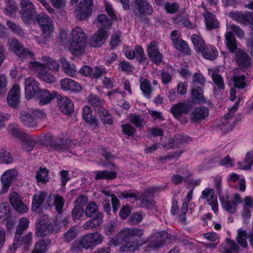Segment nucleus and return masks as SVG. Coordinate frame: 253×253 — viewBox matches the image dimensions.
<instances>
[{
	"label": "nucleus",
	"mask_w": 253,
	"mask_h": 253,
	"mask_svg": "<svg viewBox=\"0 0 253 253\" xmlns=\"http://www.w3.org/2000/svg\"><path fill=\"white\" fill-rule=\"evenodd\" d=\"M69 50L74 55L79 56L85 53L86 47V35L82 28L76 27L69 35Z\"/></svg>",
	"instance_id": "nucleus-1"
},
{
	"label": "nucleus",
	"mask_w": 253,
	"mask_h": 253,
	"mask_svg": "<svg viewBox=\"0 0 253 253\" xmlns=\"http://www.w3.org/2000/svg\"><path fill=\"white\" fill-rule=\"evenodd\" d=\"M191 40L197 52L210 60L215 59L218 55L216 48L211 44H206L203 39L199 36L194 34L191 36Z\"/></svg>",
	"instance_id": "nucleus-2"
},
{
	"label": "nucleus",
	"mask_w": 253,
	"mask_h": 253,
	"mask_svg": "<svg viewBox=\"0 0 253 253\" xmlns=\"http://www.w3.org/2000/svg\"><path fill=\"white\" fill-rule=\"evenodd\" d=\"M37 20L42 31V37L43 40L40 41L39 37H34V38L39 44H42L45 43L50 39L54 28L52 20L45 14L39 15Z\"/></svg>",
	"instance_id": "nucleus-3"
},
{
	"label": "nucleus",
	"mask_w": 253,
	"mask_h": 253,
	"mask_svg": "<svg viewBox=\"0 0 253 253\" xmlns=\"http://www.w3.org/2000/svg\"><path fill=\"white\" fill-rule=\"evenodd\" d=\"M143 235L142 230L136 228H125L121 230L109 241V244L114 246H118L122 241L133 237L140 238Z\"/></svg>",
	"instance_id": "nucleus-4"
},
{
	"label": "nucleus",
	"mask_w": 253,
	"mask_h": 253,
	"mask_svg": "<svg viewBox=\"0 0 253 253\" xmlns=\"http://www.w3.org/2000/svg\"><path fill=\"white\" fill-rule=\"evenodd\" d=\"M228 31L225 34V43L229 51L233 53L237 49V41L232 33L240 39L243 38L245 36L243 30L238 26L233 24H227Z\"/></svg>",
	"instance_id": "nucleus-5"
},
{
	"label": "nucleus",
	"mask_w": 253,
	"mask_h": 253,
	"mask_svg": "<svg viewBox=\"0 0 253 253\" xmlns=\"http://www.w3.org/2000/svg\"><path fill=\"white\" fill-rule=\"evenodd\" d=\"M169 235L166 231L153 233L148 239L144 240L148 244L145 247L146 253L161 248L165 243L169 242Z\"/></svg>",
	"instance_id": "nucleus-6"
},
{
	"label": "nucleus",
	"mask_w": 253,
	"mask_h": 253,
	"mask_svg": "<svg viewBox=\"0 0 253 253\" xmlns=\"http://www.w3.org/2000/svg\"><path fill=\"white\" fill-rule=\"evenodd\" d=\"M241 195L238 193H235L230 198L228 196L220 197V201L223 210L230 214H235L238 209V205L241 204L243 201Z\"/></svg>",
	"instance_id": "nucleus-7"
},
{
	"label": "nucleus",
	"mask_w": 253,
	"mask_h": 253,
	"mask_svg": "<svg viewBox=\"0 0 253 253\" xmlns=\"http://www.w3.org/2000/svg\"><path fill=\"white\" fill-rule=\"evenodd\" d=\"M230 17L234 21L244 25H247L248 23L251 24L252 26V33L253 35V14L247 12L245 13L241 12H233L229 14ZM248 45L250 48L251 54L253 56V36L252 37L250 41L248 42Z\"/></svg>",
	"instance_id": "nucleus-8"
},
{
	"label": "nucleus",
	"mask_w": 253,
	"mask_h": 253,
	"mask_svg": "<svg viewBox=\"0 0 253 253\" xmlns=\"http://www.w3.org/2000/svg\"><path fill=\"white\" fill-rule=\"evenodd\" d=\"M29 68L35 71L39 78L47 83H53L55 82L56 78L51 74L46 71V67L38 62H30Z\"/></svg>",
	"instance_id": "nucleus-9"
},
{
	"label": "nucleus",
	"mask_w": 253,
	"mask_h": 253,
	"mask_svg": "<svg viewBox=\"0 0 253 253\" xmlns=\"http://www.w3.org/2000/svg\"><path fill=\"white\" fill-rule=\"evenodd\" d=\"M11 131L14 135L22 138V147L24 150L30 152L33 149L38 140L36 136H30L28 134L21 131L17 127L13 128Z\"/></svg>",
	"instance_id": "nucleus-10"
},
{
	"label": "nucleus",
	"mask_w": 253,
	"mask_h": 253,
	"mask_svg": "<svg viewBox=\"0 0 253 253\" xmlns=\"http://www.w3.org/2000/svg\"><path fill=\"white\" fill-rule=\"evenodd\" d=\"M21 18L25 23L29 22L36 13L34 4L30 0H21L20 2Z\"/></svg>",
	"instance_id": "nucleus-11"
},
{
	"label": "nucleus",
	"mask_w": 253,
	"mask_h": 253,
	"mask_svg": "<svg viewBox=\"0 0 253 253\" xmlns=\"http://www.w3.org/2000/svg\"><path fill=\"white\" fill-rule=\"evenodd\" d=\"M8 43L9 49L22 59H24L25 58H34V53L28 49L24 48L17 40L13 39H9Z\"/></svg>",
	"instance_id": "nucleus-12"
},
{
	"label": "nucleus",
	"mask_w": 253,
	"mask_h": 253,
	"mask_svg": "<svg viewBox=\"0 0 253 253\" xmlns=\"http://www.w3.org/2000/svg\"><path fill=\"white\" fill-rule=\"evenodd\" d=\"M92 6L93 0H82L75 12L76 18L80 21L87 19L92 13Z\"/></svg>",
	"instance_id": "nucleus-13"
},
{
	"label": "nucleus",
	"mask_w": 253,
	"mask_h": 253,
	"mask_svg": "<svg viewBox=\"0 0 253 253\" xmlns=\"http://www.w3.org/2000/svg\"><path fill=\"white\" fill-rule=\"evenodd\" d=\"M18 172L14 169L6 170L1 176L2 183L1 190L0 193H5L7 192L12 183L16 178Z\"/></svg>",
	"instance_id": "nucleus-14"
},
{
	"label": "nucleus",
	"mask_w": 253,
	"mask_h": 253,
	"mask_svg": "<svg viewBox=\"0 0 253 253\" xmlns=\"http://www.w3.org/2000/svg\"><path fill=\"white\" fill-rule=\"evenodd\" d=\"M39 83L33 77L27 78L25 82V96L27 99H30L37 95L40 91Z\"/></svg>",
	"instance_id": "nucleus-15"
},
{
	"label": "nucleus",
	"mask_w": 253,
	"mask_h": 253,
	"mask_svg": "<svg viewBox=\"0 0 253 253\" xmlns=\"http://www.w3.org/2000/svg\"><path fill=\"white\" fill-rule=\"evenodd\" d=\"M158 42L153 41L147 46L148 55L153 62L158 64L162 62L163 55L159 49Z\"/></svg>",
	"instance_id": "nucleus-16"
},
{
	"label": "nucleus",
	"mask_w": 253,
	"mask_h": 253,
	"mask_svg": "<svg viewBox=\"0 0 253 253\" xmlns=\"http://www.w3.org/2000/svg\"><path fill=\"white\" fill-rule=\"evenodd\" d=\"M56 228L48 220L42 219L37 225L36 234L39 237H45L52 234Z\"/></svg>",
	"instance_id": "nucleus-17"
},
{
	"label": "nucleus",
	"mask_w": 253,
	"mask_h": 253,
	"mask_svg": "<svg viewBox=\"0 0 253 253\" xmlns=\"http://www.w3.org/2000/svg\"><path fill=\"white\" fill-rule=\"evenodd\" d=\"M201 198L206 200L215 213L218 211L217 198L213 189L206 188L202 192Z\"/></svg>",
	"instance_id": "nucleus-18"
},
{
	"label": "nucleus",
	"mask_w": 253,
	"mask_h": 253,
	"mask_svg": "<svg viewBox=\"0 0 253 253\" xmlns=\"http://www.w3.org/2000/svg\"><path fill=\"white\" fill-rule=\"evenodd\" d=\"M9 202L16 211L20 213L27 212L28 209L22 202L19 195L15 192H10L9 196Z\"/></svg>",
	"instance_id": "nucleus-19"
},
{
	"label": "nucleus",
	"mask_w": 253,
	"mask_h": 253,
	"mask_svg": "<svg viewBox=\"0 0 253 253\" xmlns=\"http://www.w3.org/2000/svg\"><path fill=\"white\" fill-rule=\"evenodd\" d=\"M109 35V31L99 28L90 41V44L93 47L101 46Z\"/></svg>",
	"instance_id": "nucleus-20"
},
{
	"label": "nucleus",
	"mask_w": 253,
	"mask_h": 253,
	"mask_svg": "<svg viewBox=\"0 0 253 253\" xmlns=\"http://www.w3.org/2000/svg\"><path fill=\"white\" fill-rule=\"evenodd\" d=\"M139 239L134 240L132 241L126 242L122 245L120 248V251L121 253H131L137 251L139 248L146 243V241L140 238Z\"/></svg>",
	"instance_id": "nucleus-21"
},
{
	"label": "nucleus",
	"mask_w": 253,
	"mask_h": 253,
	"mask_svg": "<svg viewBox=\"0 0 253 253\" xmlns=\"http://www.w3.org/2000/svg\"><path fill=\"white\" fill-rule=\"evenodd\" d=\"M60 84L62 89L67 91L78 92L82 89L81 85L79 83L68 78L62 80L60 82Z\"/></svg>",
	"instance_id": "nucleus-22"
},
{
	"label": "nucleus",
	"mask_w": 253,
	"mask_h": 253,
	"mask_svg": "<svg viewBox=\"0 0 253 253\" xmlns=\"http://www.w3.org/2000/svg\"><path fill=\"white\" fill-rule=\"evenodd\" d=\"M243 207L242 216L245 220H248L251 217V210L253 209V197L246 196L241 204Z\"/></svg>",
	"instance_id": "nucleus-23"
},
{
	"label": "nucleus",
	"mask_w": 253,
	"mask_h": 253,
	"mask_svg": "<svg viewBox=\"0 0 253 253\" xmlns=\"http://www.w3.org/2000/svg\"><path fill=\"white\" fill-rule=\"evenodd\" d=\"M20 88L18 84H14L7 96V102L11 106H15L19 102Z\"/></svg>",
	"instance_id": "nucleus-24"
},
{
	"label": "nucleus",
	"mask_w": 253,
	"mask_h": 253,
	"mask_svg": "<svg viewBox=\"0 0 253 253\" xmlns=\"http://www.w3.org/2000/svg\"><path fill=\"white\" fill-rule=\"evenodd\" d=\"M208 109L204 106L195 108L191 114V120L193 122H201L209 116Z\"/></svg>",
	"instance_id": "nucleus-25"
},
{
	"label": "nucleus",
	"mask_w": 253,
	"mask_h": 253,
	"mask_svg": "<svg viewBox=\"0 0 253 253\" xmlns=\"http://www.w3.org/2000/svg\"><path fill=\"white\" fill-rule=\"evenodd\" d=\"M55 91L50 92L46 90H40L37 95L39 98V104L44 105L48 104L56 96Z\"/></svg>",
	"instance_id": "nucleus-26"
},
{
	"label": "nucleus",
	"mask_w": 253,
	"mask_h": 253,
	"mask_svg": "<svg viewBox=\"0 0 253 253\" xmlns=\"http://www.w3.org/2000/svg\"><path fill=\"white\" fill-rule=\"evenodd\" d=\"M20 236L16 238V235H15L13 245L17 247H20L22 245L24 250H27L32 244V234L29 233L21 239Z\"/></svg>",
	"instance_id": "nucleus-27"
},
{
	"label": "nucleus",
	"mask_w": 253,
	"mask_h": 253,
	"mask_svg": "<svg viewBox=\"0 0 253 253\" xmlns=\"http://www.w3.org/2000/svg\"><path fill=\"white\" fill-rule=\"evenodd\" d=\"M134 5L140 14H150L153 12L152 6L146 1L135 0Z\"/></svg>",
	"instance_id": "nucleus-28"
},
{
	"label": "nucleus",
	"mask_w": 253,
	"mask_h": 253,
	"mask_svg": "<svg viewBox=\"0 0 253 253\" xmlns=\"http://www.w3.org/2000/svg\"><path fill=\"white\" fill-rule=\"evenodd\" d=\"M83 118L84 120L93 128H95L98 125L97 119L92 115V111L88 106H85L83 110Z\"/></svg>",
	"instance_id": "nucleus-29"
},
{
	"label": "nucleus",
	"mask_w": 253,
	"mask_h": 253,
	"mask_svg": "<svg viewBox=\"0 0 253 253\" xmlns=\"http://www.w3.org/2000/svg\"><path fill=\"white\" fill-rule=\"evenodd\" d=\"M59 106L62 112L69 114L74 110V107L71 100L66 96L61 97L58 102Z\"/></svg>",
	"instance_id": "nucleus-30"
},
{
	"label": "nucleus",
	"mask_w": 253,
	"mask_h": 253,
	"mask_svg": "<svg viewBox=\"0 0 253 253\" xmlns=\"http://www.w3.org/2000/svg\"><path fill=\"white\" fill-rule=\"evenodd\" d=\"M49 206H54L58 212H61L62 211L65 201L63 198L59 195H50L47 200Z\"/></svg>",
	"instance_id": "nucleus-31"
},
{
	"label": "nucleus",
	"mask_w": 253,
	"mask_h": 253,
	"mask_svg": "<svg viewBox=\"0 0 253 253\" xmlns=\"http://www.w3.org/2000/svg\"><path fill=\"white\" fill-rule=\"evenodd\" d=\"M237 108L238 103L236 102L234 106L229 110V114L224 116V121L221 124L220 126L221 129L223 132H226L231 130L233 129L234 126L231 124L229 125L228 120L229 118L233 117V113H234L235 111L237 110Z\"/></svg>",
	"instance_id": "nucleus-32"
},
{
	"label": "nucleus",
	"mask_w": 253,
	"mask_h": 253,
	"mask_svg": "<svg viewBox=\"0 0 253 253\" xmlns=\"http://www.w3.org/2000/svg\"><path fill=\"white\" fill-rule=\"evenodd\" d=\"M20 119L23 124L29 127L33 128L37 126V120L32 114L23 111L20 114Z\"/></svg>",
	"instance_id": "nucleus-33"
},
{
	"label": "nucleus",
	"mask_w": 253,
	"mask_h": 253,
	"mask_svg": "<svg viewBox=\"0 0 253 253\" xmlns=\"http://www.w3.org/2000/svg\"><path fill=\"white\" fill-rule=\"evenodd\" d=\"M103 219L102 213H97L93 218L86 221L84 225V228L85 230H89L100 226Z\"/></svg>",
	"instance_id": "nucleus-34"
},
{
	"label": "nucleus",
	"mask_w": 253,
	"mask_h": 253,
	"mask_svg": "<svg viewBox=\"0 0 253 253\" xmlns=\"http://www.w3.org/2000/svg\"><path fill=\"white\" fill-rule=\"evenodd\" d=\"M46 197L47 193L43 191H40L36 193L33 198L32 205V211H36L41 207Z\"/></svg>",
	"instance_id": "nucleus-35"
},
{
	"label": "nucleus",
	"mask_w": 253,
	"mask_h": 253,
	"mask_svg": "<svg viewBox=\"0 0 253 253\" xmlns=\"http://www.w3.org/2000/svg\"><path fill=\"white\" fill-rule=\"evenodd\" d=\"M235 59L237 64L241 67H247L251 64L250 57L243 51L238 50L236 53Z\"/></svg>",
	"instance_id": "nucleus-36"
},
{
	"label": "nucleus",
	"mask_w": 253,
	"mask_h": 253,
	"mask_svg": "<svg viewBox=\"0 0 253 253\" xmlns=\"http://www.w3.org/2000/svg\"><path fill=\"white\" fill-rule=\"evenodd\" d=\"M90 240L88 234L84 235L74 243L73 250H77L81 248L85 249L93 248Z\"/></svg>",
	"instance_id": "nucleus-37"
},
{
	"label": "nucleus",
	"mask_w": 253,
	"mask_h": 253,
	"mask_svg": "<svg viewBox=\"0 0 253 253\" xmlns=\"http://www.w3.org/2000/svg\"><path fill=\"white\" fill-rule=\"evenodd\" d=\"M206 28L209 30L215 29L218 27L219 23L214 16L208 11L204 13Z\"/></svg>",
	"instance_id": "nucleus-38"
},
{
	"label": "nucleus",
	"mask_w": 253,
	"mask_h": 253,
	"mask_svg": "<svg viewBox=\"0 0 253 253\" xmlns=\"http://www.w3.org/2000/svg\"><path fill=\"white\" fill-rule=\"evenodd\" d=\"M44 65L46 68L52 72H57L59 71L60 66L59 63L52 58L47 56H43L42 58Z\"/></svg>",
	"instance_id": "nucleus-39"
},
{
	"label": "nucleus",
	"mask_w": 253,
	"mask_h": 253,
	"mask_svg": "<svg viewBox=\"0 0 253 253\" xmlns=\"http://www.w3.org/2000/svg\"><path fill=\"white\" fill-rule=\"evenodd\" d=\"M188 110V106L184 103H179L175 104L171 109L172 114L177 119H180L182 114L186 113Z\"/></svg>",
	"instance_id": "nucleus-40"
},
{
	"label": "nucleus",
	"mask_w": 253,
	"mask_h": 253,
	"mask_svg": "<svg viewBox=\"0 0 253 253\" xmlns=\"http://www.w3.org/2000/svg\"><path fill=\"white\" fill-rule=\"evenodd\" d=\"M50 245V240H41L36 244L33 253H45Z\"/></svg>",
	"instance_id": "nucleus-41"
},
{
	"label": "nucleus",
	"mask_w": 253,
	"mask_h": 253,
	"mask_svg": "<svg viewBox=\"0 0 253 253\" xmlns=\"http://www.w3.org/2000/svg\"><path fill=\"white\" fill-rule=\"evenodd\" d=\"M253 165V152L247 153L245 160L237 163L238 167L242 169L247 170L252 168Z\"/></svg>",
	"instance_id": "nucleus-42"
},
{
	"label": "nucleus",
	"mask_w": 253,
	"mask_h": 253,
	"mask_svg": "<svg viewBox=\"0 0 253 253\" xmlns=\"http://www.w3.org/2000/svg\"><path fill=\"white\" fill-rule=\"evenodd\" d=\"M64 72L69 76H74L76 75L77 70L74 64H71L65 58L60 60Z\"/></svg>",
	"instance_id": "nucleus-43"
},
{
	"label": "nucleus",
	"mask_w": 253,
	"mask_h": 253,
	"mask_svg": "<svg viewBox=\"0 0 253 253\" xmlns=\"http://www.w3.org/2000/svg\"><path fill=\"white\" fill-rule=\"evenodd\" d=\"M139 82L140 89L144 95L147 98H150L152 92L150 82L142 77L139 78Z\"/></svg>",
	"instance_id": "nucleus-44"
},
{
	"label": "nucleus",
	"mask_w": 253,
	"mask_h": 253,
	"mask_svg": "<svg viewBox=\"0 0 253 253\" xmlns=\"http://www.w3.org/2000/svg\"><path fill=\"white\" fill-rule=\"evenodd\" d=\"M212 79L214 83V92L217 95L218 94V89L222 90L224 88V84L223 78L217 73H213L212 74Z\"/></svg>",
	"instance_id": "nucleus-45"
},
{
	"label": "nucleus",
	"mask_w": 253,
	"mask_h": 253,
	"mask_svg": "<svg viewBox=\"0 0 253 253\" xmlns=\"http://www.w3.org/2000/svg\"><path fill=\"white\" fill-rule=\"evenodd\" d=\"M223 253H238V247L234 241L228 240L227 245H222L219 247Z\"/></svg>",
	"instance_id": "nucleus-46"
},
{
	"label": "nucleus",
	"mask_w": 253,
	"mask_h": 253,
	"mask_svg": "<svg viewBox=\"0 0 253 253\" xmlns=\"http://www.w3.org/2000/svg\"><path fill=\"white\" fill-rule=\"evenodd\" d=\"M233 81L235 86L239 88H244L246 85V77L240 72L235 74Z\"/></svg>",
	"instance_id": "nucleus-47"
},
{
	"label": "nucleus",
	"mask_w": 253,
	"mask_h": 253,
	"mask_svg": "<svg viewBox=\"0 0 253 253\" xmlns=\"http://www.w3.org/2000/svg\"><path fill=\"white\" fill-rule=\"evenodd\" d=\"M29 223V219L26 217H22L19 220L15 232L16 238L21 235L22 233L28 227Z\"/></svg>",
	"instance_id": "nucleus-48"
},
{
	"label": "nucleus",
	"mask_w": 253,
	"mask_h": 253,
	"mask_svg": "<svg viewBox=\"0 0 253 253\" xmlns=\"http://www.w3.org/2000/svg\"><path fill=\"white\" fill-rule=\"evenodd\" d=\"M78 235V231L77 228L75 226L71 227L63 235L62 240L64 242H70L75 239Z\"/></svg>",
	"instance_id": "nucleus-49"
},
{
	"label": "nucleus",
	"mask_w": 253,
	"mask_h": 253,
	"mask_svg": "<svg viewBox=\"0 0 253 253\" xmlns=\"http://www.w3.org/2000/svg\"><path fill=\"white\" fill-rule=\"evenodd\" d=\"M95 173V179H111L116 177V173L113 171L107 170L96 171Z\"/></svg>",
	"instance_id": "nucleus-50"
},
{
	"label": "nucleus",
	"mask_w": 253,
	"mask_h": 253,
	"mask_svg": "<svg viewBox=\"0 0 253 253\" xmlns=\"http://www.w3.org/2000/svg\"><path fill=\"white\" fill-rule=\"evenodd\" d=\"M17 9V4L14 0H6L5 6L4 7V13L8 15L11 16L15 13Z\"/></svg>",
	"instance_id": "nucleus-51"
},
{
	"label": "nucleus",
	"mask_w": 253,
	"mask_h": 253,
	"mask_svg": "<svg viewBox=\"0 0 253 253\" xmlns=\"http://www.w3.org/2000/svg\"><path fill=\"white\" fill-rule=\"evenodd\" d=\"M90 239V243L92 248L101 244L104 239V237L99 232H94L88 234Z\"/></svg>",
	"instance_id": "nucleus-52"
},
{
	"label": "nucleus",
	"mask_w": 253,
	"mask_h": 253,
	"mask_svg": "<svg viewBox=\"0 0 253 253\" xmlns=\"http://www.w3.org/2000/svg\"><path fill=\"white\" fill-rule=\"evenodd\" d=\"M238 236L236 238L237 241L239 244L244 248H246L248 246L247 239L249 237V235L245 231L239 229L237 231Z\"/></svg>",
	"instance_id": "nucleus-53"
},
{
	"label": "nucleus",
	"mask_w": 253,
	"mask_h": 253,
	"mask_svg": "<svg viewBox=\"0 0 253 253\" xmlns=\"http://www.w3.org/2000/svg\"><path fill=\"white\" fill-rule=\"evenodd\" d=\"M98 211V207L96 204L93 202H89L86 206L85 213L87 217H90L93 215H96Z\"/></svg>",
	"instance_id": "nucleus-54"
},
{
	"label": "nucleus",
	"mask_w": 253,
	"mask_h": 253,
	"mask_svg": "<svg viewBox=\"0 0 253 253\" xmlns=\"http://www.w3.org/2000/svg\"><path fill=\"white\" fill-rule=\"evenodd\" d=\"M36 177L38 182L45 183L49 179L48 171L45 168L41 169L37 171Z\"/></svg>",
	"instance_id": "nucleus-55"
},
{
	"label": "nucleus",
	"mask_w": 253,
	"mask_h": 253,
	"mask_svg": "<svg viewBox=\"0 0 253 253\" xmlns=\"http://www.w3.org/2000/svg\"><path fill=\"white\" fill-rule=\"evenodd\" d=\"M98 26L102 29L109 30L110 27L112 25L111 20L107 19L105 14L99 15L98 17Z\"/></svg>",
	"instance_id": "nucleus-56"
},
{
	"label": "nucleus",
	"mask_w": 253,
	"mask_h": 253,
	"mask_svg": "<svg viewBox=\"0 0 253 253\" xmlns=\"http://www.w3.org/2000/svg\"><path fill=\"white\" fill-rule=\"evenodd\" d=\"M98 115L104 124H107L110 125L113 124L112 117L108 111L102 110L98 112Z\"/></svg>",
	"instance_id": "nucleus-57"
},
{
	"label": "nucleus",
	"mask_w": 253,
	"mask_h": 253,
	"mask_svg": "<svg viewBox=\"0 0 253 253\" xmlns=\"http://www.w3.org/2000/svg\"><path fill=\"white\" fill-rule=\"evenodd\" d=\"M10 208L7 203H2L0 206V221H4L9 216Z\"/></svg>",
	"instance_id": "nucleus-58"
},
{
	"label": "nucleus",
	"mask_w": 253,
	"mask_h": 253,
	"mask_svg": "<svg viewBox=\"0 0 253 253\" xmlns=\"http://www.w3.org/2000/svg\"><path fill=\"white\" fill-rule=\"evenodd\" d=\"M174 47L180 52H182L186 54H190V50L186 42L182 39L178 41L175 44H174Z\"/></svg>",
	"instance_id": "nucleus-59"
},
{
	"label": "nucleus",
	"mask_w": 253,
	"mask_h": 253,
	"mask_svg": "<svg viewBox=\"0 0 253 253\" xmlns=\"http://www.w3.org/2000/svg\"><path fill=\"white\" fill-rule=\"evenodd\" d=\"M129 121L138 128L142 127L145 124L143 119L139 115H130Z\"/></svg>",
	"instance_id": "nucleus-60"
},
{
	"label": "nucleus",
	"mask_w": 253,
	"mask_h": 253,
	"mask_svg": "<svg viewBox=\"0 0 253 253\" xmlns=\"http://www.w3.org/2000/svg\"><path fill=\"white\" fill-rule=\"evenodd\" d=\"M204 236L208 240L214 242L215 243L211 244L209 247L215 248L217 245L219 243V239L217 235L214 232H209L204 234Z\"/></svg>",
	"instance_id": "nucleus-61"
},
{
	"label": "nucleus",
	"mask_w": 253,
	"mask_h": 253,
	"mask_svg": "<svg viewBox=\"0 0 253 253\" xmlns=\"http://www.w3.org/2000/svg\"><path fill=\"white\" fill-rule=\"evenodd\" d=\"M0 161L5 164H10L12 162L13 158L10 153L2 149L0 152Z\"/></svg>",
	"instance_id": "nucleus-62"
},
{
	"label": "nucleus",
	"mask_w": 253,
	"mask_h": 253,
	"mask_svg": "<svg viewBox=\"0 0 253 253\" xmlns=\"http://www.w3.org/2000/svg\"><path fill=\"white\" fill-rule=\"evenodd\" d=\"M59 140L56 141L53 145V147L58 151H63L69 148L68 142Z\"/></svg>",
	"instance_id": "nucleus-63"
},
{
	"label": "nucleus",
	"mask_w": 253,
	"mask_h": 253,
	"mask_svg": "<svg viewBox=\"0 0 253 253\" xmlns=\"http://www.w3.org/2000/svg\"><path fill=\"white\" fill-rule=\"evenodd\" d=\"M117 222L114 220L110 221L109 223L105 226L104 230L106 234L108 236L112 235L116 230Z\"/></svg>",
	"instance_id": "nucleus-64"
}]
</instances>
